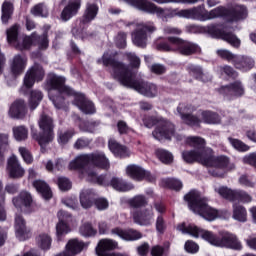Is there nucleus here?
Segmentation results:
<instances>
[{
    "label": "nucleus",
    "instance_id": "obj_1",
    "mask_svg": "<svg viewBox=\"0 0 256 256\" xmlns=\"http://www.w3.org/2000/svg\"><path fill=\"white\" fill-rule=\"evenodd\" d=\"M187 145L195 147L196 150L185 151L182 153V157L186 163H195L197 161L205 167H213L210 173L213 177H224L227 171H233L235 164L229 162L227 156H213V150L211 148L205 149V139L197 136H191L186 139Z\"/></svg>",
    "mask_w": 256,
    "mask_h": 256
},
{
    "label": "nucleus",
    "instance_id": "obj_2",
    "mask_svg": "<svg viewBox=\"0 0 256 256\" xmlns=\"http://www.w3.org/2000/svg\"><path fill=\"white\" fill-rule=\"evenodd\" d=\"M46 89L48 91L49 99L52 101L56 109H67L65 102V95L74 96V105L78 106L82 113L91 115L95 113V106L93 102L87 100L85 95L76 93L70 87L65 86V77L49 74L46 80Z\"/></svg>",
    "mask_w": 256,
    "mask_h": 256
},
{
    "label": "nucleus",
    "instance_id": "obj_3",
    "mask_svg": "<svg viewBox=\"0 0 256 256\" xmlns=\"http://www.w3.org/2000/svg\"><path fill=\"white\" fill-rule=\"evenodd\" d=\"M102 63L106 67L109 65L112 67V76L124 87L134 89L140 93V95H144L145 97H155L157 95V85L145 81L135 80L133 77V72L129 70V67L114 59L111 54L104 53Z\"/></svg>",
    "mask_w": 256,
    "mask_h": 256
},
{
    "label": "nucleus",
    "instance_id": "obj_4",
    "mask_svg": "<svg viewBox=\"0 0 256 256\" xmlns=\"http://www.w3.org/2000/svg\"><path fill=\"white\" fill-rule=\"evenodd\" d=\"M177 230L181 231L183 235H190L195 239L201 237L204 241L212 245V247H220L221 249H234L235 251H241L243 245L235 234L229 232H223L219 236L217 234L201 229L194 224L181 223L177 226Z\"/></svg>",
    "mask_w": 256,
    "mask_h": 256
},
{
    "label": "nucleus",
    "instance_id": "obj_5",
    "mask_svg": "<svg viewBox=\"0 0 256 256\" xmlns=\"http://www.w3.org/2000/svg\"><path fill=\"white\" fill-rule=\"evenodd\" d=\"M88 168L83 172V177L90 183H98V185H107L106 176H98L97 169H109L110 163L107 156L103 152H96L92 154H83L76 157L69 164V169H83Z\"/></svg>",
    "mask_w": 256,
    "mask_h": 256
},
{
    "label": "nucleus",
    "instance_id": "obj_6",
    "mask_svg": "<svg viewBox=\"0 0 256 256\" xmlns=\"http://www.w3.org/2000/svg\"><path fill=\"white\" fill-rule=\"evenodd\" d=\"M187 201L188 207L193 213L200 215L205 221H215V219H225L229 217L227 210H217L207 205V200L201 197L197 191H191L184 196Z\"/></svg>",
    "mask_w": 256,
    "mask_h": 256
},
{
    "label": "nucleus",
    "instance_id": "obj_7",
    "mask_svg": "<svg viewBox=\"0 0 256 256\" xmlns=\"http://www.w3.org/2000/svg\"><path fill=\"white\" fill-rule=\"evenodd\" d=\"M7 42L10 45H14L18 51H25L30 49L32 45H37L39 49H47L49 47V39L47 34L42 36H37L36 33H33L31 36H24L17 42V37L19 35V25L15 24L6 30Z\"/></svg>",
    "mask_w": 256,
    "mask_h": 256
},
{
    "label": "nucleus",
    "instance_id": "obj_8",
    "mask_svg": "<svg viewBox=\"0 0 256 256\" xmlns=\"http://www.w3.org/2000/svg\"><path fill=\"white\" fill-rule=\"evenodd\" d=\"M177 111L182 121L186 123V125H191L192 127L199 126L201 121L207 125H219V123H221V117L215 112L202 111L200 113L201 119H199L196 116L191 115V111H193L191 106L180 104L177 108Z\"/></svg>",
    "mask_w": 256,
    "mask_h": 256
},
{
    "label": "nucleus",
    "instance_id": "obj_9",
    "mask_svg": "<svg viewBox=\"0 0 256 256\" xmlns=\"http://www.w3.org/2000/svg\"><path fill=\"white\" fill-rule=\"evenodd\" d=\"M207 13L208 21L219 17H225L227 23H237L238 21L247 19V8L243 5H234L230 9L220 6L212 9L211 11H207Z\"/></svg>",
    "mask_w": 256,
    "mask_h": 256
},
{
    "label": "nucleus",
    "instance_id": "obj_10",
    "mask_svg": "<svg viewBox=\"0 0 256 256\" xmlns=\"http://www.w3.org/2000/svg\"><path fill=\"white\" fill-rule=\"evenodd\" d=\"M144 125L148 129L156 125L152 135L158 141H163V139L171 140V138L175 137V125L161 117L145 118Z\"/></svg>",
    "mask_w": 256,
    "mask_h": 256
},
{
    "label": "nucleus",
    "instance_id": "obj_11",
    "mask_svg": "<svg viewBox=\"0 0 256 256\" xmlns=\"http://www.w3.org/2000/svg\"><path fill=\"white\" fill-rule=\"evenodd\" d=\"M167 43H161L159 49L162 51H178L180 55H194V53H201V47L199 45L185 41L177 36H168Z\"/></svg>",
    "mask_w": 256,
    "mask_h": 256
},
{
    "label": "nucleus",
    "instance_id": "obj_12",
    "mask_svg": "<svg viewBox=\"0 0 256 256\" xmlns=\"http://www.w3.org/2000/svg\"><path fill=\"white\" fill-rule=\"evenodd\" d=\"M155 31H157V28L152 22L137 24L135 31L132 32V43L136 47L145 49L147 41H149V33H155Z\"/></svg>",
    "mask_w": 256,
    "mask_h": 256
},
{
    "label": "nucleus",
    "instance_id": "obj_13",
    "mask_svg": "<svg viewBox=\"0 0 256 256\" xmlns=\"http://www.w3.org/2000/svg\"><path fill=\"white\" fill-rule=\"evenodd\" d=\"M132 4V7L144 11L145 13H151L152 15H157L162 21H167L171 17V12L167 9L159 8L155 4L147 0H128Z\"/></svg>",
    "mask_w": 256,
    "mask_h": 256
},
{
    "label": "nucleus",
    "instance_id": "obj_14",
    "mask_svg": "<svg viewBox=\"0 0 256 256\" xmlns=\"http://www.w3.org/2000/svg\"><path fill=\"white\" fill-rule=\"evenodd\" d=\"M42 131V135L37 138V141L41 147L51 143L53 141V119L51 117L42 114L38 122Z\"/></svg>",
    "mask_w": 256,
    "mask_h": 256
},
{
    "label": "nucleus",
    "instance_id": "obj_15",
    "mask_svg": "<svg viewBox=\"0 0 256 256\" xmlns=\"http://www.w3.org/2000/svg\"><path fill=\"white\" fill-rule=\"evenodd\" d=\"M43 77H45L43 67L37 64L34 65L24 77V87H26V89H31L36 82L43 81Z\"/></svg>",
    "mask_w": 256,
    "mask_h": 256
},
{
    "label": "nucleus",
    "instance_id": "obj_16",
    "mask_svg": "<svg viewBox=\"0 0 256 256\" xmlns=\"http://www.w3.org/2000/svg\"><path fill=\"white\" fill-rule=\"evenodd\" d=\"M155 214L153 213V208H146L141 211L132 212V218L137 225H141L144 227H149V225L153 224V218Z\"/></svg>",
    "mask_w": 256,
    "mask_h": 256
},
{
    "label": "nucleus",
    "instance_id": "obj_17",
    "mask_svg": "<svg viewBox=\"0 0 256 256\" xmlns=\"http://www.w3.org/2000/svg\"><path fill=\"white\" fill-rule=\"evenodd\" d=\"M6 170L10 179H21L25 175V169L21 167V163L15 155L8 158Z\"/></svg>",
    "mask_w": 256,
    "mask_h": 256
},
{
    "label": "nucleus",
    "instance_id": "obj_18",
    "mask_svg": "<svg viewBox=\"0 0 256 256\" xmlns=\"http://www.w3.org/2000/svg\"><path fill=\"white\" fill-rule=\"evenodd\" d=\"M14 229L17 239L25 241L31 237V230L27 228V223L21 215H16L14 222Z\"/></svg>",
    "mask_w": 256,
    "mask_h": 256
},
{
    "label": "nucleus",
    "instance_id": "obj_19",
    "mask_svg": "<svg viewBox=\"0 0 256 256\" xmlns=\"http://www.w3.org/2000/svg\"><path fill=\"white\" fill-rule=\"evenodd\" d=\"M58 219L59 223L56 226V233L58 237H61L62 235H67L71 231V228H69V223L73 221V218L65 211L60 210L58 212Z\"/></svg>",
    "mask_w": 256,
    "mask_h": 256
},
{
    "label": "nucleus",
    "instance_id": "obj_20",
    "mask_svg": "<svg viewBox=\"0 0 256 256\" xmlns=\"http://www.w3.org/2000/svg\"><path fill=\"white\" fill-rule=\"evenodd\" d=\"M221 95H226V97H241L245 94V87L241 81H235L229 86H222L219 89Z\"/></svg>",
    "mask_w": 256,
    "mask_h": 256
},
{
    "label": "nucleus",
    "instance_id": "obj_21",
    "mask_svg": "<svg viewBox=\"0 0 256 256\" xmlns=\"http://www.w3.org/2000/svg\"><path fill=\"white\" fill-rule=\"evenodd\" d=\"M111 234L117 235L123 241H139L143 237V234L135 229L123 230L121 228H114L111 230Z\"/></svg>",
    "mask_w": 256,
    "mask_h": 256
},
{
    "label": "nucleus",
    "instance_id": "obj_22",
    "mask_svg": "<svg viewBox=\"0 0 256 256\" xmlns=\"http://www.w3.org/2000/svg\"><path fill=\"white\" fill-rule=\"evenodd\" d=\"M26 67L27 58L20 54L15 55L10 62V71L14 77H19V75H22Z\"/></svg>",
    "mask_w": 256,
    "mask_h": 256
},
{
    "label": "nucleus",
    "instance_id": "obj_23",
    "mask_svg": "<svg viewBox=\"0 0 256 256\" xmlns=\"http://www.w3.org/2000/svg\"><path fill=\"white\" fill-rule=\"evenodd\" d=\"M180 17L185 19H196L197 21H208L207 10L203 7L182 10L180 12Z\"/></svg>",
    "mask_w": 256,
    "mask_h": 256
},
{
    "label": "nucleus",
    "instance_id": "obj_24",
    "mask_svg": "<svg viewBox=\"0 0 256 256\" xmlns=\"http://www.w3.org/2000/svg\"><path fill=\"white\" fill-rule=\"evenodd\" d=\"M9 117L12 119H23L27 115V105L25 100H16L9 109Z\"/></svg>",
    "mask_w": 256,
    "mask_h": 256
},
{
    "label": "nucleus",
    "instance_id": "obj_25",
    "mask_svg": "<svg viewBox=\"0 0 256 256\" xmlns=\"http://www.w3.org/2000/svg\"><path fill=\"white\" fill-rule=\"evenodd\" d=\"M81 9V0H68V4L65 6L61 13V19L63 21H69L71 17L77 15Z\"/></svg>",
    "mask_w": 256,
    "mask_h": 256
},
{
    "label": "nucleus",
    "instance_id": "obj_26",
    "mask_svg": "<svg viewBox=\"0 0 256 256\" xmlns=\"http://www.w3.org/2000/svg\"><path fill=\"white\" fill-rule=\"evenodd\" d=\"M126 173L129 177L135 179V181H142V179L151 181V178H149L151 177V174L135 164L127 166Z\"/></svg>",
    "mask_w": 256,
    "mask_h": 256
},
{
    "label": "nucleus",
    "instance_id": "obj_27",
    "mask_svg": "<svg viewBox=\"0 0 256 256\" xmlns=\"http://www.w3.org/2000/svg\"><path fill=\"white\" fill-rule=\"evenodd\" d=\"M108 147H109L111 153H113V155H115V157L125 158V157H129V155H131V151H129V149H127V147L119 144L118 141L113 138L109 139Z\"/></svg>",
    "mask_w": 256,
    "mask_h": 256
},
{
    "label": "nucleus",
    "instance_id": "obj_28",
    "mask_svg": "<svg viewBox=\"0 0 256 256\" xmlns=\"http://www.w3.org/2000/svg\"><path fill=\"white\" fill-rule=\"evenodd\" d=\"M119 247V243L113 239H102L99 241L96 248V254L98 256H106L105 251H113Z\"/></svg>",
    "mask_w": 256,
    "mask_h": 256
},
{
    "label": "nucleus",
    "instance_id": "obj_29",
    "mask_svg": "<svg viewBox=\"0 0 256 256\" xmlns=\"http://www.w3.org/2000/svg\"><path fill=\"white\" fill-rule=\"evenodd\" d=\"M233 65L240 71H249L255 67V60L249 56L237 55Z\"/></svg>",
    "mask_w": 256,
    "mask_h": 256
},
{
    "label": "nucleus",
    "instance_id": "obj_30",
    "mask_svg": "<svg viewBox=\"0 0 256 256\" xmlns=\"http://www.w3.org/2000/svg\"><path fill=\"white\" fill-rule=\"evenodd\" d=\"M33 187L46 201L53 197V192L51 191V187H49L47 182L43 180H36L33 182Z\"/></svg>",
    "mask_w": 256,
    "mask_h": 256
},
{
    "label": "nucleus",
    "instance_id": "obj_31",
    "mask_svg": "<svg viewBox=\"0 0 256 256\" xmlns=\"http://www.w3.org/2000/svg\"><path fill=\"white\" fill-rule=\"evenodd\" d=\"M12 203L18 209H21V207H29V205L33 203V197H31L29 192L22 191L17 197L13 198Z\"/></svg>",
    "mask_w": 256,
    "mask_h": 256
},
{
    "label": "nucleus",
    "instance_id": "obj_32",
    "mask_svg": "<svg viewBox=\"0 0 256 256\" xmlns=\"http://www.w3.org/2000/svg\"><path fill=\"white\" fill-rule=\"evenodd\" d=\"M83 249H87V244L78 239H71L66 244V251H68V253L72 254L73 256L81 253Z\"/></svg>",
    "mask_w": 256,
    "mask_h": 256
},
{
    "label": "nucleus",
    "instance_id": "obj_33",
    "mask_svg": "<svg viewBox=\"0 0 256 256\" xmlns=\"http://www.w3.org/2000/svg\"><path fill=\"white\" fill-rule=\"evenodd\" d=\"M97 13H99V6H97V4L88 3L82 17V23H91V21L97 17Z\"/></svg>",
    "mask_w": 256,
    "mask_h": 256
},
{
    "label": "nucleus",
    "instance_id": "obj_34",
    "mask_svg": "<svg viewBox=\"0 0 256 256\" xmlns=\"http://www.w3.org/2000/svg\"><path fill=\"white\" fill-rule=\"evenodd\" d=\"M215 191L216 193H218V195H220V197H223L228 201H237V197L239 196V191L229 189L228 187L225 186L215 188Z\"/></svg>",
    "mask_w": 256,
    "mask_h": 256
},
{
    "label": "nucleus",
    "instance_id": "obj_35",
    "mask_svg": "<svg viewBox=\"0 0 256 256\" xmlns=\"http://www.w3.org/2000/svg\"><path fill=\"white\" fill-rule=\"evenodd\" d=\"M95 194L91 190H83L80 194V203L84 209H89L93 206Z\"/></svg>",
    "mask_w": 256,
    "mask_h": 256
},
{
    "label": "nucleus",
    "instance_id": "obj_36",
    "mask_svg": "<svg viewBox=\"0 0 256 256\" xmlns=\"http://www.w3.org/2000/svg\"><path fill=\"white\" fill-rule=\"evenodd\" d=\"M11 15H13V0H5L2 4V23H4L5 25L6 23H9Z\"/></svg>",
    "mask_w": 256,
    "mask_h": 256
},
{
    "label": "nucleus",
    "instance_id": "obj_37",
    "mask_svg": "<svg viewBox=\"0 0 256 256\" xmlns=\"http://www.w3.org/2000/svg\"><path fill=\"white\" fill-rule=\"evenodd\" d=\"M111 186L116 191H122V192L131 191V189H133L132 184L127 183L125 180L121 178H112Z\"/></svg>",
    "mask_w": 256,
    "mask_h": 256
},
{
    "label": "nucleus",
    "instance_id": "obj_38",
    "mask_svg": "<svg viewBox=\"0 0 256 256\" xmlns=\"http://www.w3.org/2000/svg\"><path fill=\"white\" fill-rule=\"evenodd\" d=\"M232 217L235 221L245 223V221H247V210L241 205L234 204Z\"/></svg>",
    "mask_w": 256,
    "mask_h": 256
},
{
    "label": "nucleus",
    "instance_id": "obj_39",
    "mask_svg": "<svg viewBox=\"0 0 256 256\" xmlns=\"http://www.w3.org/2000/svg\"><path fill=\"white\" fill-rule=\"evenodd\" d=\"M51 236L47 233H41L36 237V243L40 249L47 250L51 249Z\"/></svg>",
    "mask_w": 256,
    "mask_h": 256
},
{
    "label": "nucleus",
    "instance_id": "obj_40",
    "mask_svg": "<svg viewBox=\"0 0 256 256\" xmlns=\"http://www.w3.org/2000/svg\"><path fill=\"white\" fill-rule=\"evenodd\" d=\"M148 203L149 201L144 195H136L128 200V204L130 205V207H133V209L145 207Z\"/></svg>",
    "mask_w": 256,
    "mask_h": 256
},
{
    "label": "nucleus",
    "instance_id": "obj_41",
    "mask_svg": "<svg viewBox=\"0 0 256 256\" xmlns=\"http://www.w3.org/2000/svg\"><path fill=\"white\" fill-rule=\"evenodd\" d=\"M188 71L190 73V75H194V77H196V79H199L200 81H203L204 83L209 81V78L207 77V75L205 73H203V70L201 69V67L194 65V64H190L188 66Z\"/></svg>",
    "mask_w": 256,
    "mask_h": 256
},
{
    "label": "nucleus",
    "instance_id": "obj_42",
    "mask_svg": "<svg viewBox=\"0 0 256 256\" xmlns=\"http://www.w3.org/2000/svg\"><path fill=\"white\" fill-rule=\"evenodd\" d=\"M43 100V93L41 91L34 90L30 94L29 107L33 111L39 107V103Z\"/></svg>",
    "mask_w": 256,
    "mask_h": 256
},
{
    "label": "nucleus",
    "instance_id": "obj_43",
    "mask_svg": "<svg viewBox=\"0 0 256 256\" xmlns=\"http://www.w3.org/2000/svg\"><path fill=\"white\" fill-rule=\"evenodd\" d=\"M220 37L221 39H223V41H226L232 47H236V48L241 47V40L237 38L235 34L222 32L220 33Z\"/></svg>",
    "mask_w": 256,
    "mask_h": 256
},
{
    "label": "nucleus",
    "instance_id": "obj_44",
    "mask_svg": "<svg viewBox=\"0 0 256 256\" xmlns=\"http://www.w3.org/2000/svg\"><path fill=\"white\" fill-rule=\"evenodd\" d=\"M218 57L221 59H225V61H229V63L235 64V60L237 59V54L232 53L227 49H220L216 51Z\"/></svg>",
    "mask_w": 256,
    "mask_h": 256
},
{
    "label": "nucleus",
    "instance_id": "obj_45",
    "mask_svg": "<svg viewBox=\"0 0 256 256\" xmlns=\"http://www.w3.org/2000/svg\"><path fill=\"white\" fill-rule=\"evenodd\" d=\"M156 155L158 157V159L162 162L165 163L166 165H169V163H173V154H171L169 151L167 150H163V149H158L156 151Z\"/></svg>",
    "mask_w": 256,
    "mask_h": 256
},
{
    "label": "nucleus",
    "instance_id": "obj_46",
    "mask_svg": "<svg viewBox=\"0 0 256 256\" xmlns=\"http://www.w3.org/2000/svg\"><path fill=\"white\" fill-rule=\"evenodd\" d=\"M32 15L35 17H48L49 16V10L47 9V6L45 4H37L31 9Z\"/></svg>",
    "mask_w": 256,
    "mask_h": 256
},
{
    "label": "nucleus",
    "instance_id": "obj_47",
    "mask_svg": "<svg viewBox=\"0 0 256 256\" xmlns=\"http://www.w3.org/2000/svg\"><path fill=\"white\" fill-rule=\"evenodd\" d=\"M14 138L16 141H25L27 139L29 132L24 126H17L13 128Z\"/></svg>",
    "mask_w": 256,
    "mask_h": 256
},
{
    "label": "nucleus",
    "instance_id": "obj_48",
    "mask_svg": "<svg viewBox=\"0 0 256 256\" xmlns=\"http://www.w3.org/2000/svg\"><path fill=\"white\" fill-rule=\"evenodd\" d=\"M96 233L97 230H95L90 223H85L80 227V234L83 237H93Z\"/></svg>",
    "mask_w": 256,
    "mask_h": 256
},
{
    "label": "nucleus",
    "instance_id": "obj_49",
    "mask_svg": "<svg viewBox=\"0 0 256 256\" xmlns=\"http://www.w3.org/2000/svg\"><path fill=\"white\" fill-rule=\"evenodd\" d=\"M228 140L230 145H232V147L236 149V151H249V147L241 140L235 138H228Z\"/></svg>",
    "mask_w": 256,
    "mask_h": 256
},
{
    "label": "nucleus",
    "instance_id": "obj_50",
    "mask_svg": "<svg viewBox=\"0 0 256 256\" xmlns=\"http://www.w3.org/2000/svg\"><path fill=\"white\" fill-rule=\"evenodd\" d=\"M73 135H75V132L73 131L60 132L58 135V143H60V145H65V143H69V140L71 139V137H73Z\"/></svg>",
    "mask_w": 256,
    "mask_h": 256
},
{
    "label": "nucleus",
    "instance_id": "obj_51",
    "mask_svg": "<svg viewBox=\"0 0 256 256\" xmlns=\"http://www.w3.org/2000/svg\"><path fill=\"white\" fill-rule=\"evenodd\" d=\"M115 43L120 49L127 47V34L124 32L118 33L115 39Z\"/></svg>",
    "mask_w": 256,
    "mask_h": 256
},
{
    "label": "nucleus",
    "instance_id": "obj_52",
    "mask_svg": "<svg viewBox=\"0 0 256 256\" xmlns=\"http://www.w3.org/2000/svg\"><path fill=\"white\" fill-rule=\"evenodd\" d=\"M184 249L185 251H187V253L195 254L199 252V244L195 243L192 240H188L185 243Z\"/></svg>",
    "mask_w": 256,
    "mask_h": 256
},
{
    "label": "nucleus",
    "instance_id": "obj_53",
    "mask_svg": "<svg viewBox=\"0 0 256 256\" xmlns=\"http://www.w3.org/2000/svg\"><path fill=\"white\" fill-rule=\"evenodd\" d=\"M19 153L22 157V159L25 161V163H33V155H31V152L25 147L19 148Z\"/></svg>",
    "mask_w": 256,
    "mask_h": 256
},
{
    "label": "nucleus",
    "instance_id": "obj_54",
    "mask_svg": "<svg viewBox=\"0 0 256 256\" xmlns=\"http://www.w3.org/2000/svg\"><path fill=\"white\" fill-rule=\"evenodd\" d=\"M58 187L61 191H69L71 189V181L65 177H60L58 179Z\"/></svg>",
    "mask_w": 256,
    "mask_h": 256
},
{
    "label": "nucleus",
    "instance_id": "obj_55",
    "mask_svg": "<svg viewBox=\"0 0 256 256\" xmlns=\"http://www.w3.org/2000/svg\"><path fill=\"white\" fill-rule=\"evenodd\" d=\"M220 73L221 75H227L228 77H237V71L229 65L221 66Z\"/></svg>",
    "mask_w": 256,
    "mask_h": 256
},
{
    "label": "nucleus",
    "instance_id": "obj_56",
    "mask_svg": "<svg viewBox=\"0 0 256 256\" xmlns=\"http://www.w3.org/2000/svg\"><path fill=\"white\" fill-rule=\"evenodd\" d=\"M166 185L170 187V189H174V191H179L183 187V183L177 179H167Z\"/></svg>",
    "mask_w": 256,
    "mask_h": 256
},
{
    "label": "nucleus",
    "instance_id": "obj_57",
    "mask_svg": "<svg viewBox=\"0 0 256 256\" xmlns=\"http://www.w3.org/2000/svg\"><path fill=\"white\" fill-rule=\"evenodd\" d=\"M7 219V211L5 210V195H0V221Z\"/></svg>",
    "mask_w": 256,
    "mask_h": 256
},
{
    "label": "nucleus",
    "instance_id": "obj_58",
    "mask_svg": "<svg viewBox=\"0 0 256 256\" xmlns=\"http://www.w3.org/2000/svg\"><path fill=\"white\" fill-rule=\"evenodd\" d=\"M126 57L128 61H130L132 67H139L141 65V59H139L135 53H127Z\"/></svg>",
    "mask_w": 256,
    "mask_h": 256
},
{
    "label": "nucleus",
    "instance_id": "obj_59",
    "mask_svg": "<svg viewBox=\"0 0 256 256\" xmlns=\"http://www.w3.org/2000/svg\"><path fill=\"white\" fill-rule=\"evenodd\" d=\"M0 149L9 151V135L0 134Z\"/></svg>",
    "mask_w": 256,
    "mask_h": 256
},
{
    "label": "nucleus",
    "instance_id": "obj_60",
    "mask_svg": "<svg viewBox=\"0 0 256 256\" xmlns=\"http://www.w3.org/2000/svg\"><path fill=\"white\" fill-rule=\"evenodd\" d=\"M95 205L99 211H104L109 207V202L105 198H99L95 201Z\"/></svg>",
    "mask_w": 256,
    "mask_h": 256
},
{
    "label": "nucleus",
    "instance_id": "obj_61",
    "mask_svg": "<svg viewBox=\"0 0 256 256\" xmlns=\"http://www.w3.org/2000/svg\"><path fill=\"white\" fill-rule=\"evenodd\" d=\"M165 229V220L162 216H158L156 220V230L158 231V233H164Z\"/></svg>",
    "mask_w": 256,
    "mask_h": 256
},
{
    "label": "nucleus",
    "instance_id": "obj_62",
    "mask_svg": "<svg viewBox=\"0 0 256 256\" xmlns=\"http://www.w3.org/2000/svg\"><path fill=\"white\" fill-rule=\"evenodd\" d=\"M242 161L246 165H252V167L256 168V153L245 156Z\"/></svg>",
    "mask_w": 256,
    "mask_h": 256
},
{
    "label": "nucleus",
    "instance_id": "obj_63",
    "mask_svg": "<svg viewBox=\"0 0 256 256\" xmlns=\"http://www.w3.org/2000/svg\"><path fill=\"white\" fill-rule=\"evenodd\" d=\"M165 35H181L182 31L179 28L173 26H166L164 28Z\"/></svg>",
    "mask_w": 256,
    "mask_h": 256
},
{
    "label": "nucleus",
    "instance_id": "obj_64",
    "mask_svg": "<svg viewBox=\"0 0 256 256\" xmlns=\"http://www.w3.org/2000/svg\"><path fill=\"white\" fill-rule=\"evenodd\" d=\"M163 253H165V249L162 246L156 245L151 249L152 256H163Z\"/></svg>",
    "mask_w": 256,
    "mask_h": 256
}]
</instances>
